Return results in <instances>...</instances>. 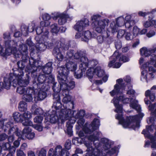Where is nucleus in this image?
<instances>
[{
    "label": "nucleus",
    "mask_w": 156,
    "mask_h": 156,
    "mask_svg": "<svg viewBox=\"0 0 156 156\" xmlns=\"http://www.w3.org/2000/svg\"><path fill=\"white\" fill-rule=\"evenodd\" d=\"M100 125V120L94 119L91 124L86 123L83 128V130L80 131L79 136L82 138L87 137L88 140L91 141H97L98 139L100 133L95 131Z\"/></svg>",
    "instance_id": "1"
},
{
    "label": "nucleus",
    "mask_w": 156,
    "mask_h": 156,
    "mask_svg": "<svg viewBox=\"0 0 156 156\" xmlns=\"http://www.w3.org/2000/svg\"><path fill=\"white\" fill-rule=\"evenodd\" d=\"M4 45L5 49V52L6 55H9L13 53L15 55L16 58L21 57L23 60L29 57L27 55V47L25 44L20 45L19 51L17 49V42L13 40L5 41Z\"/></svg>",
    "instance_id": "2"
},
{
    "label": "nucleus",
    "mask_w": 156,
    "mask_h": 156,
    "mask_svg": "<svg viewBox=\"0 0 156 156\" xmlns=\"http://www.w3.org/2000/svg\"><path fill=\"white\" fill-rule=\"evenodd\" d=\"M29 63L30 66L27 68L26 71L29 74L31 73V76L34 78L37 76L39 73L38 72L40 71V69H42L43 72L46 74L51 73L52 70V63L51 62H48L44 66L41 67L39 65L38 61L31 58L29 59Z\"/></svg>",
    "instance_id": "3"
},
{
    "label": "nucleus",
    "mask_w": 156,
    "mask_h": 156,
    "mask_svg": "<svg viewBox=\"0 0 156 156\" xmlns=\"http://www.w3.org/2000/svg\"><path fill=\"white\" fill-rule=\"evenodd\" d=\"M144 115L143 113L140 112L138 115L127 117L125 120L121 115L117 114L116 115L115 118L119 120V123L122 124L123 127H131L135 130L139 128L140 119L142 118Z\"/></svg>",
    "instance_id": "4"
},
{
    "label": "nucleus",
    "mask_w": 156,
    "mask_h": 156,
    "mask_svg": "<svg viewBox=\"0 0 156 156\" xmlns=\"http://www.w3.org/2000/svg\"><path fill=\"white\" fill-rule=\"evenodd\" d=\"M54 80V77L51 75L46 76L45 75L40 74L39 75L37 79V83H33V88H36V87L39 88H44L45 86L48 85V84L50 82H52Z\"/></svg>",
    "instance_id": "5"
},
{
    "label": "nucleus",
    "mask_w": 156,
    "mask_h": 156,
    "mask_svg": "<svg viewBox=\"0 0 156 156\" xmlns=\"http://www.w3.org/2000/svg\"><path fill=\"white\" fill-rule=\"evenodd\" d=\"M63 106H65L66 108L62 110V112L59 113V115L60 116H63L66 119H68L69 118H71L73 115V114L74 111L79 110L71 111V109H73L74 108V102L73 101L69 102L65 106L64 105Z\"/></svg>",
    "instance_id": "6"
},
{
    "label": "nucleus",
    "mask_w": 156,
    "mask_h": 156,
    "mask_svg": "<svg viewBox=\"0 0 156 156\" xmlns=\"http://www.w3.org/2000/svg\"><path fill=\"white\" fill-rule=\"evenodd\" d=\"M100 16V15H96L92 16L91 19L92 20L95 21V30L97 32L101 33L105 31V27L107 24L108 23L105 19L96 21V20Z\"/></svg>",
    "instance_id": "7"
},
{
    "label": "nucleus",
    "mask_w": 156,
    "mask_h": 156,
    "mask_svg": "<svg viewBox=\"0 0 156 156\" xmlns=\"http://www.w3.org/2000/svg\"><path fill=\"white\" fill-rule=\"evenodd\" d=\"M56 47L53 49V53L56 55L61 53L62 50L64 52L65 51L67 50L70 46L69 42L60 41H58L55 43Z\"/></svg>",
    "instance_id": "8"
},
{
    "label": "nucleus",
    "mask_w": 156,
    "mask_h": 156,
    "mask_svg": "<svg viewBox=\"0 0 156 156\" xmlns=\"http://www.w3.org/2000/svg\"><path fill=\"white\" fill-rule=\"evenodd\" d=\"M48 154L49 156H69V153L66 150L62 149L61 146L58 145L55 147L54 151L53 148L50 149Z\"/></svg>",
    "instance_id": "9"
},
{
    "label": "nucleus",
    "mask_w": 156,
    "mask_h": 156,
    "mask_svg": "<svg viewBox=\"0 0 156 156\" xmlns=\"http://www.w3.org/2000/svg\"><path fill=\"white\" fill-rule=\"evenodd\" d=\"M85 114V111L84 110L81 109L77 111H74L71 119L73 120L78 119L77 123L80 126H82L84 123L85 120L83 117Z\"/></svg>",
    "instance_id": "10"
},
{
    "label": "nucleus",
    "mask_w": 156,
    "mask_h": 156,
    "mask_svg": "<svg viewBox=\"0 0 156 156\" xmlns=\"http://www.w3.org/2000/svg\"><path fill=\"white\" fill-rule=\"evenodd\" d=\"M58 74L57 79L59 83H65L67 79L69 70L67 67L61 66L58 68Z\"/></svg>",
    "instance_id": "11"
},
{
    "label": "nucleus",
    "mask_w": 156,
    "mask_h": 156,
    "mask_svg": "<svg viewBox=\"0 0 156 156\" xmlns=\"http://www.w3.org/2000/svg\"><path fill=\"white\" fill-rule=\"evenodd\" d=\"M150 59L149 62H147L143 65L142 68L144 70H145L148 68L149 71L155 73L156 72V69L153 67L151 66L150 65H153L154 67L156 68V55H151Z\"/></svg>",
    "instance_id": "12"
},
{
    "label": "nucleus",
    "mask_w": 156,
    "mask_h": 156,
    "mask_svg": "<svg viewBox=\"0 0 156 156\" xmlns=\"http://www.w3.org/2000/svg\"><path fill=\"white\" fill-rule=\"evenodd\" d=\"M99 139L93 142L94 144L95 145V147L93 148L92 146H89L87 147V151L88 153V154L94 155V156H101V153L100 151L98 148L99 146V142L98 140Z\"/></svg>",
    "instance_id": "13"
},
{
    "label": "nucleus",
    "mask_w": 156,
    "mask_h": 156,
    "mask_svg": "<svg viewBox=\"0 0 156 156\" xmlns=\"http://www.w3.org/2000/svg\"><path fill=\"white\" fill-rule=\"evenodd\" d=\"M53 103L52 107L54 108L55 111H56V112H58V115L59 113L62 112V110L63 109H61L62 106V104L60 101V99L59 96V94H54L53 95ZM60 118L63 117V116H61L59 115Z\"/></svg>",
    "instance_id": "14"
},
{
    "label": "nucleus",
    "mask_w": 156,
    "mask_h": 156,
    "mask_svg": "<svg viewBox=\"0 0 156 156\" xmlns=\"http://www.w3.org/2000/svg\"><path fill=\"white\" fill-rule=\"evenodd\" d=\"M116 81L118 84H116L114 86V90L110 92V94L112 96L122 93V90L124 89L125 85L122 83V79H118L116 80Z\"/></svg>",
    "instance_id": "15"
},
{
    "label": "nucleus",
    "mask_w": 156,
    "mask_h": 156,
    "mask_svg": "<svg viewBox=\"0 0 156 156\" xmlns=\"http://www.w3.org/2000/svg\"><path fill=\"white\" fill-rule=\"evenodd\" d=\"M89 25V21L87 19L78 22L74 26V28L78 31H81Z\"/></svg>",
    "instance_id": "16"
},
{
    "label": "nucleus",
    "mask_w": 156,
    "mask_h": 156,
    "mask_svg": "<svg viewBox=\"0 0 156 156\" xmlns=\"http://www.w3.org/2000/svg\"><path fill=\"white\" fill-rule=\"evenodd\" d=\"M23 75V70L18 69L14 71L13 73H10L9 78L11 82H12L13 79H16V80L22 78Z\"/></svg>",
    "instance_id": "17"
},
{
    "label": "nucleus",
    "mask_w": 156,
    "mask_h": 156,
    "mask_svg": "<svg viewBox=\"0 0 156 156\" xmlns=\"http://www.w3.org/2000/svg\"><path fill=\"white\" fill-rule=\"evenodd\" d=\"M26 75L27 77V79L25 80H23L22 78L16 80V79H13V81H12L13 86L15 87L18 84L19 86L25 87L29 83L30 77L28 76L27 74H26Z\"/></svg>",
    "instance_id": "18"
},
{
    "label": "nucleus",
    "mask_w": 156,
    "mask_h": 156,
    "mask_svg": "<svg viewBox=\"0 0 156 156\" xmlns=\"http://www.w3.org/2000/svg\"><path fill=\"white\" fill-rule=\"evenodd\" d=\"M13 125V122H9L3 125V128H4V129L5 130H7L8 129H9L8 133L9 134L11 133L15 134L18 130V128L16 126H12Z\"/></svg>",
    "instance_id": "19"
},
{
    "label": "nucleus",
    "mask_w": 156,
    "mask_h": 156,
    "mask_svg": "<svg viewBox=\"0 0 156 156\" xmlns=\"http://www.w3.org/2000/svg\"><path fill=\"white\" fill-rule=\"evenodd\" d=\"M156 51V47L153 48H147L145 47H143L140 50V52L142 55L147 57L151 54L154 55L153 53H154Z\"/></svg>",
    "instance_id": "20"
},
{
    "label": "nucleus",
    "mask_w": 156,
    "mask_h": 156,
    "mask_svg": "<svg viewBox=\"0 0 156 156\" xmlns=\"http://www.w3.org/2000/svg\"><path fill=\"white\" fill-rule=\"evenodd\" d=\"M34 93V89L32 88L26 91V93L23 94V100L27 102L32 101L33 100L32 95Z\"/></svg>",
    "instance_id": "21"
},
{
    "label": "nucleus",
    "mask_w": 156,
    "mask_h": 156,
    "mask_svg": "<svg viewBox=\"0 0 156 156\" xmlns=\"http://www.w3.org/2000/svg\"><path fill=\"white\" fill-rule=\"evenodd\" d=\"M80 62L81 63L79 66V69L85 73L88 66V60L87 58H82L80 59Z\"/></svg>",
    "instance_id": "22"
},
{
    "label": "nucleus",
    "mask_w": 156,
    "mask_h": 156,
    "mask_svg": "<svg viewBox=\"0 0 156 156\" xmlns=\"http://www.w3.org/2000/svg\"><path fill=\"white\" fill-rule=\"evenodd\" d=\"M50 83H52V89L53 90V91L54 93L53 94H59V92L61 90L62 88H63V83H62L61 84L59 83L60 86H59L58 84L57 83L55 82V79H54V80L52 82H50Z\"/></svg>",
    "instance_id": "23"
},
{
    "label": "nucleus",
    "mask_w": 156,
    "mask_h": 156,
    "mask_svg": "<svg viewBox=\"0 0 156 156\" xmlns=\"http://www.w3.org/2000/svg\"><path fill=\"white\" fill-rule=\"evenodd\" d=\"M119 58V53L116 51L114 52L113 55L110 57L109 58L110 61L108 64V66L109 67H113L114 64V63Z\"/></svg>",
    "instance_id": "24"
},
{
    "label": "nucleus",
    "mask_w": 156,
    "mask_h": 156,
    "mask_svg": "<svg viewBox=\"0 0 156 156\" xmlns=\"http://www.w3.org/2000/svg\"><path fill=\"white\" fill-rule=\"evenodd\" d=\"M68 120V121L66 122L67 126V132L68 134L70 136H71L72 135V124H74L76 122L75 120H73L71 118H69L68 119H66Z\"/></svg>",
    "instance_id": "25"
},
{
    "label": "nucleus",
    "mask_w": 156,
    "mask_h": 156,
    "mask_svg": "<svg viewBox=\"0 0 156 156\" xmlns=\"http://www.w3.org/2000/svg\"><path fill=\"white\" fill-rule=\"evenodd\" d=\"M59 17L58 20V23L59 25H62L64 24L66 21V20L68 19H72V17H70L67 14H60L57 16Z\"/></svg>",
    "instance_id": "26"
},
{
    "label": "nucleus",
    "mask_w": 156,
    "mask_h": 156,
    "mask_svg": "<svg viewBox=\"0 0 156 156\" xmlns=\"http://www.w3.org/2000/svg\"><path fill=\"white\" fill-rule=\"evenodd\" d=\"M73 60L70 59L66 64L65 66L69 71H75L77 68V64L73 61Z\"/></svg>",
    "instance_id": "27"
},
{
    "label": "nucleus",
    "mask_w": 156,
    "mask_h": 156,
    "mask_svg": "<svg viewBox=\"0 0 156 156\" xmlns=\"http://www.w3.org/2000/svg\"><path fill=\"white\" fill-rule=\"evenodd\" d=\"M11 85V81L5 77L4 78V83L0 82V90L4 88L7 89H9Z\"/></svg>",
    "instance_id": "28"
},
{
    "label": "nucleus",
    "mask_w": 156,
    "mask_h": 156,
    "mask_svg": "<svg viewBox=\"0 0 156 156\" xmlns=\"http://www.w3.org/2000/svg\"><path fill=\"white\" fill-rule=\"evenodd\" d=\"M59 115L58 112L53 110L50 116V121L52 123H55L58 122L59 120Z\"/></svg>",
    "instance_id": "29"
},
{
    "label": "nucleus",
    "mask_w": 156,
    "mask_h": 156,
    "mask_svg": "<svg viewBox=\"0 0 156 156\" xmlns=\"http://www.w3.org/2000/svg\"><path fill=\"white\" fill-rule=\"evenodd\" d=\"M44 88H39L38 87H36V88H34L35 89H39L40 90L39 91L37 95V100L38 101H42L45 98L47 97V94L46 92L43 91V89H44Z\"/></svg>",
    "instance_id": "30"
},
{
    "label": "nucleus",
    "mask_w": 156,
    "mask_h": 156,
    "mask_svg": "<svg viewBox=\"0 0 156 156\" xmlns=\"http://www.w3.org/2000/svg\"><path fill=\"white\" fill-rule=\"evenodd\" d=\"M31 58L32 57L29 58V57H27V58H26V59H25L24 60H23V58H21L22 59V60L21 61H19L17 63V65L18 67V69H20L23 70L24 68L25 67L26 64V62H27L28 60L29 59H29ZM29 66H27L25 69V71L26 72H27L28 73V72L26 71V69L27 67L30 66V64H29Z\"/></svg>",
    "instance_id": "31"
},
{
    "label": "nucleus",
    "mask_w": 156,
    "mask_h": 156,
    "mask_svg": "<svg viewBox=\"0 0 156 156\" xmlns=\"http://www.w3.org/2000/svg\"><path fill=\"white\" fill-rule=\"evenodd\" d=\"M29 26L28 27L24 26L22 28L21 31L23 34L25 36H27L28 34V32H32L34 29V25Z\"/></svg>",
    "instance_id": "32"
},
{
    "label": "nucleus",
    "mask_w": 156,
    "mask_h": 156,
    "mask_svg": "<svg viewBox=\"0 0 156 156\" xmlns=\"http://www.w3.org/2000/svg\"><path fill=\"white\" fill-rule=\"evenodd\" d=\"M146 136L147 138L150 139L151 140V143L152 144L151 146V148L156 149V132L155 133L154 136L150 134H148Z\"/></svg>",
    "instance_id": "33"
},
{
    "label": "nucleus",
    "mask_w": 156,
    "mask_h": 156,
    "mask_svg": "<svg viewBox=\"0 0 156 156\" xmlns=\"http://www.w3.org/2000/svg\"><path fill=\"white\" fill-rule=\"evenodd\" d=\"M119 99L116 98H114L113 100V103L116 109L115 110V111L117 113H122V105L119 104Z\"/></svg>",
    "instance_id": "34"
},
{
    "label": "nucleus",
    "mask_w": 156,
    "mask_h": 156,
    "mask_svg": "<svg viewBox=\"0 0 156 156\" xmlns=\"http://www.w3.org/2000/svg\"><path fill=\"white\" fill-rule=\"evenodd\" d=\"M131 99V102L130 103V106L132 108L135 109L138 112H140L141 111V108L138 104V101L135 100Z\"/></svg>",
    "instance_id": "35"
},
{
    "label": "nucleus",
    "mask_w": 156,
    "mask_h": 156,
    "mask_svg": "<svg viewBox=\"0 0 156 156\" xmlns=\"http://www.w3.org/2000/svg\"><path fill=\"white\" fill-rule=\"evenodd\" d=\"M87 53L84 51H78L74 55V58L78 59L80 58V59L82 58H87L86 57Z\"/></svg>",
    "instance_id": "36"
},
{
    "label": "nucleus",
    "mask_w": 156,
    "mask_h": 156,
    "mask_svg": "<svg viewBox=\"0 0 156 156\" xmlns=\"http://www.w3.org/2000/svg\"><path fill=\"white\" fill-rule=\"evenodd\" d=\"M92 37L91 32L89 30L83 32L82 34L81 40L82 41L87 42Z\"/></svg>",
    "instance_id": "37"
},
{
    "label": "nucleus",
    "mask_w": 156,
    "mask_h": 156,
    "mask_svg": "<svg viewBox=\"0 0 156 156\" xmlns=\"http://www.w3.org/2000/svg\"><path fill=\"white\" fill-rule=\"evenodd\" d=\"M154 126L153 125H151L150 126H146V130L145 129H144L142 132V133L145 136L147 137L146 135H147L148 134H150V132H152L154 129Z\"/></svg>",
    "instance_id": "38"
},
{
    "label": "nucleus",
    "mask_w": 156,
    "mask_h": 156,
    "mask_svg": "<svg viewBox=\"0 0 156 156\" xmlns=\"http://www.w3.org/2000/svg\"><path fill=\"white\" fill-rule=\"evenodd\" d=\"M65 83H63V85L65 88H67L69 90L72 89L75 87V83L73 81H70L68 83V80L66 79V81Z\"/></svg>",
    "instance_id": "39"
},
{
    "label": "nucleus",
    "mask_w": 156,
    "mask_h": 156,
    "mask_svg": "<svg viewBox=\"0 0 156 156\" xmlns=\"http://www.w3.org/2000/svg\"><path fill=\"white\" fill-rule=\"evenodd\" d=\"M145 96L147 98L149 97L151 100L153 101H154L155 97V93L153 91H151L149 90H147L145 92Z\"/></svg>",
    "instance_id": "40"
},
{
    "label": "nucleus",
    "mask_w": 156,
    "mask_h": 156,
    "mask_svg": "<svg viewBox=\"0 0 156 156\" xmlns=\"http://www.w3.org/2000/svg\"><path fill=\"white\" fill-rule=\"evenodd\" d=\"M13 117L15 121L20 122L23 121L22 115L18 112H16L13 113Z\"/></svg>",
    "instance_id": "41"
},
{
    "label": "nucleus",
    "mask_w": 156,
    "mask_h": 156,
    "mask_svg": "<svg viewBox=\"0 0 156 156\" xmlns=\"http://www.w3.org/2000/svg\"><path fill=\"white\" fill-rule=\"evenodd\" d=\"M18 109L21 112L26 111L27 109V104L24 101H21L20 102L18 105Z\"/></svg>",
    "instance_id": "42"
},
{
    "label": "nucleus",
    "mask_w": 156,
    "mask_h": 156,
    "mask_svg": "<svg viewBox=\"0 0 156 156\" xmlns=\"http://www.w3.org/2000/svg\"><path fill=\"white\" fill-rule=\"evenodd\" d=\"M149 75H150L151 77H154L153 74L152 73H148L147 70H143L141 72V80H145L147 82V76Z\"/></svg>",
    "instance_id": "43"
},
{
    "label": "nucleus",
    "mask_w": 156,
    "mask_h": 156,
    "mask_svg": "<svg viewBox=\"0 0 156 156\" xmlns=\"http://www.w3.org/2000/svg\"><path fill=\"white\" fill-rule=\"evenodd\" d=\"M32 88L28 87L25 88L24 87L20 86L18 87L17 90L16 92L20 94H25L26 93V91H28V90H29L30 89H32Z\"/></svg>",
    "instance_id": "44"
},
{
    "label": "nucleus",
    "mask_w": 156,
    "mask_h": 156,
    "mask_svg": "<svg viewBox=\"0 0 156 156\" xmlns=\"http://www.w3.org/2000/svg\"><path fill=\"white\" fill-rule=\"evenodd\" d=\"M94 72L98 77H102L105 74L104 70L100 67H97L94 69Z\"/></svg>",
    "instance_id": "45"
},
{
    "label": "nucleus",
    "mask_w": 156,
    "mask_h": 156,
    "mask_svg": "<svg viewBox=\"0 0 156 156\" xmlns=\"http://www.w3.org/2000/svg\"><path fill=\"white\" fill-rule=\"evenodd\" d=\"M42 37L44 39L48 40L49 39V33L48 29L46 27L43 28V30L42 33Z\"/></svg>",
    "instance_id": "46"
},
{
    "label": "nucleus",
    "mask_w": 156,
    "mask_h": 156,
    "mask_svg": "<svg viewBox=\"0 0 156 156\" xmlns=\"http://www.w3.org/2000/svg\"><path fill=\"white\" fill-rule=\"evenodd\" d=\"M101 141L105 144L104 147L105 149H108L110 148L111 144L109 143L108 139L105 138H102L101 139Z\"/></svg>",
    "instance_id": "47"
},
{
    "label": "nucleus",
    "mask_w": 156,
    "mask_h": 156,
    "mask_svg": "<svg viewBox=\"0 0 156 156\" xmlns=\"http://www.w3.org/2000/svg\"><path fill=\"white\" fill-rule=\"evenodd\" d=\"M156 20H151L146 21L144 24V26L145 27L148 28L151 26L156 24Z\"/></svg>",
    "instance_id": "48"
},
{
    "label": "nucleus",
    "mask_w": 156,
    "mask_h": 156,
    "mask_svg": "<svg viewBox=\"0 0 156 156\" xmlns=\"http://www.w3.org/2000/svg\"><path fill=\"white\" fill-rule=\"evenodd\" d=\"M124 19L122 16L118 18L116 20V24L118 27H121L124 25Z\"/></svg>",
    "instance_id": "49"
},
{
    "label": "nucleus",
    "mask_w": 156,
    "mask_h": 156,
    "mask_svg": "<svg viewBox=\"0 0 156 156\" xmlns=\"http://www.w3.org/2000/svg\"><path fill=\"white\" fill-rule=\"evenodd\" d=\"M44 41H45L44 42L47 46V48H51L53 46L54 44H55L54 43L53 41L50 40V39H49L48 40H44Z\"/></svg>",
    "instance_id": "50"
},
{
    "label": "nucleus",
    "mask_w": 156,
    "mask_h": 156,
    "mask_svg": "<svg viewBox=\"0 0 156 156\" xmlns=\"http://www.w3.org/2000/svg\"><path fill=\"white\" fill-rule=\"evenodd\" d=\"M135 24V22L134 20H131L130 21L125 22L124 23L125 27L128 29L132 27Z\"/></svg>",
    "instance_id": "51"
},
{
    "label": "nucleus",
    "mask_w": 156,
    "mask_h": 156,
    "mask_svg": "<svg viewBox=\"0 0 156 156\" xmlns=\"http://www.w3.org/2000/svg\"><path fill=\"white\" fill-rule=\"evenodd\" d=\"M37 47L38 50L41 51H44L47 48L45 42L44 43H41L39 44L38 45H37Z\"/></svg>",
    "instance_id": "52"
},
{
    "label": "nucleus",
    "mask_w": 156,
    "mask_h": 156,
    "mask_svg": "<svg viewBox=\"0 0 156 156\" xmlns=\"http://www.w3.org/2000/svg\"><path fill=\"white\" fill-rule=\"evenodd\" d=\"M21 122H22L23 126H31L33 125L32 122L29 119H24L23 121Z\"/></svg>",
    "instance_id": "53"
},
{
    "label": "nucleus",
    "mask_w": 156,
    "mask_h": 156,
    "mask_svg": "<svg viewBox=\"0 0 156 156\" xmlns=\"http://www.w3.org/2000/svg\"><path fill=\"white\" fill-rule=\"evenodd\" d=\"M84 73V72L79 69L77 72H75L74 74L76 78L79 79L81 78L83 74Z\"/></svg>",
    "instance_id": "54"
},
{
    "label": "nucleus",
    "mask_w": 156,
    "mask_h": 156,
    "mask_svg": "<svg viewBox=\"0 0 156 156\" xmlns=\"http://www.w3.org/2000/svg\"><path fill=\"white\" fill-rule=\"evenodd\" d=\"M119 58L118 60L120 62H128L129 60V58L126 56L122 55L121 56V55L119 53Z\"/></svg>",
    "instance_id": "55"
},
{
    "label": "nucleus",
    "mask_w": 156,
    "mask_h": 156,
    "mask_svg": "<svg viewBox=\"0 0 156 156\" xmlns=\"http://www.w3.org/2000/svg\"><path fill=\"white\" fill-rule=\"evenodd\" d=\"M43 118L41 115H37L36 116L34 119V122L36 123H41Z\"/></svg>",
    "instance_id": "56"
},
{
    "label": "nucleus",
    "mask_w": 156,
    "mask_h": 156,
    "mask_svg": "<svg viewBox=\"0 0 156 156\" xmlns=\"http://www.w3.org/2000/svg\"><path fill=\"white\" fill-rule=\"evenodd\" d=\"M51 32L52 33H57L58 31V29L57 27V24H54L52 25L51 26Z\"/></svg>",
    "instance_id": "57"
},
{
    "label": "nucleus",
    "mask_w": 156,
    "mask_h": 156,
    "mask_svg": "<svg viewBox=\"0 0 156 156\" xmlns=\"http://www.w3.org/2000/svg\"><path fill=\"white\" fill-rule=\"evenodd\" d=\"M62 94L63 96H69V93L70 90L67 88H65V87L63 86V88H62Z\"/></svg>",
    "instance_id": "58"
},
{
    "label": "nucleus",
    "mask_w": 156,
    "mask_h": 156,
    "mask_svg": "<svg viewBox=\"0 0 156 156\" xmlns=\"http://www.w3.org/2000/svg\"><path fill=\"white\" fill-rule=\"evenodd\" d=\"M22 115L23 120L24 119H29L32 117L31 114L30 112L28 111L25 112Z\"/></svg>",
    "instance_id": "59"
},
{
    "label": "nucleus",
    "mask_w": 156,
    "mask_h": 156,
    "mask_svg": "<svg viewBox=\"0 0 156 156\" xmlns=\"http://www.w3.org/2000/svg\"><path fill=\"white\" fill-rule=\"evenodd\" d=\"M74 53V50H70L67 51L66 57L67 58V61L68 60V58L69 59V60L71 59V58L73 56Z\"/></svg>",
    "instance_id": "60"
},
{
    "label": "nucleus",
    "mask_w": 156,
    "mask_h": 156,
    "mask_svg": "<svg viewBox=\"0 0 156 156\" xmlns=\"http://www.w3.org/2000/svg\"><path fill=\"white\" fill-rule=\"evenodd\" d=\"M71 101H72L71 97L70 96H64L62 99V102L64 104H65V105L68 104V103Z\"/></svg>",
    "instance_id": "61"
},
{
    "label": "nucleus",
    "mask_w": 156,
    "mask_h": 156,
    "mask_svg": "<svg viewBox=\"0 0 156 156\" xmlns=\"http://www.w3.org/2000/svg\"><path fill=\"white\" fill-rule=\"evenodd\" d=\"M119 100L122 101L123 103H128L130 101V99L129 98H125L123 96H120L119 97Z\"/></svg>",
    "instance_id": "62"
},
{
    "label": "nucleus",
    "mask_w": 156,
    "mask_h": 156,
    "mask_svg": "<svg viewBox=\"0 0 156 156\" xmlns=\"http://www.w3.org/2000/svg\"><path fill=\"white\" fill-rule=\"evenodd\" d=\"M117 25L116 23L115 24L114 23H111L110 27L112 30V33H114L115 32L117 31Z\"/></svg>",
    "instance_id": "63"
},
{
    "label": "nucleus",
    "mask_w": 156,
    "mask_h": 156,
    "mask_svg": "<svg viewBox=\"0 0 156 156\" xmlns=\"http://www.w3.org/2000/svg\"><path fill=\"white\" fill-rule=\"evenodd\" d=\"M98 63V61L96 59H93L91 61H89L88 62V65H90L91 67H94L97 65Z\"/></svg>",
    "instance_id": "64"
}]
</instances>
